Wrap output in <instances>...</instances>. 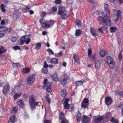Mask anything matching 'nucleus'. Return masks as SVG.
Masks as SVG:
<instances>
[{"label":"nucleus","mask_w":123,"mask_h":123,"mask_svg":"<svg viewBox=\"0 0 123 123\" xmlns=\"http://www.w3.org/2000/svg\"><path fill=\"white\" fill-rule=\"evenodd\" d=\"M97 20L102 21V22L105 24L107 26H109L111 25V22L108 18H105L103 17L100 16L97 18Z\"/></svg>","instance_id":"obj_1"},{"label":"nucleus","mask_w":123,"mask_h":123,"mask_svg":"<svg viewBox=\"0 0 123 123\" xmlns=\"http://www.w3.org/2000/svg\"><path fill=\"white\" fill-rule=\"evenodd\" d=\"M37 103H36L34 98L31 97L29 99V104L30 107L32 110H34L35 109Z\"/></svg>","instance_id":"obj_2"},{"label":"nucleus","mask_w":123,"mask_h":123,"mask_svg":"<svg viewBox=\"0 0 123 123\" xmlns=\"http://www.w3.org/2000/svg\"><path fill=\"white\" fill-rule=\"evenodd\" d=\"M107 62L109 66L111 68H113L115 66V62L114 61L113 58L110 56L107 57Z\"/></svg>","instance_id":"obj_3"},{"label":"nucleus","mask_w":123,"mask_h":123,"mask_svg":"<svg viewBox=\"0 0 123 123\" xmlns=\"http://www.w3.org/2000/svg\"><path fill=\"white\" fill-rule=\"evenodd\" d=\"M47 79H45L43 82L44 85L43 87L44 88L46 89V90L47 92H50L51 91L50 86L52 84V83L51 82L47 83Z\"/></svg>","instance_id":"obj_4"},{"label":"nucleus","mask_w":123,"mask_h":123,"mask_svg":"<svg viewBox=\"0 0 123 123\" xmlns=\"http://www.w3.org/2000/svg\"><path fill=\"white\" fill-rule=\"evenodd\" d=\"M113 11L115 12H116L117 13L116 15L114 17V21L116 22H116L118 21L120 18L121 17V11L119 10L117 11L115 9H114Z\"/></svg>","instance_id":"obj_5"},{"label":"nucleus","mask_w":123,"mask_h":123,"mask_svg":"<svg viewBox=\"0 0 123 123\" xmlns=\"http://www.w3.org/2000/svg\"><path fill=\"white\" fill-rule=\"evenodd\" d=\"M89 100L86 98H85L84 99L83 101L82 102L81 106V108L83 107L86 108L89 105Z\"/></svg>","instance_id":"obj_6"},{"label":"nucleus","mask_w":123,"mask_h":123,"mask_svg":"<svg viewBox=\"0 0 123 123\" xmlns=\"http://www.w3.org/2000/svg\"><path fill=\"white\" fill-rule=\"evenodd\" d=\"M35 74H33L29 77L27 79V84H31L35 80Z\"/></svg>","instance_id":"obj_7"},{"label":"nucleus","mask_w":123,"mask_h":123,"mask_svg":"<svg viewBox=\"0 0 123 123\" xmlns=\"http://www.w3.org/2000/svg\"><path fill=\"white\" fill-rule=\"evenodd\" d=\"M10 89V86L8 83L5 84L4 86L3 90V93L5 94H6Z\"/></svg>","instance_id":"obj_8"},{"label":"nucleus","mask_w":123,"mask_h":123,"mask_svg":"<svg viewBox=\"0 0 123 123\" xmlns=\"http://www.w3.org/2000/svg\"><path fill=\"white\" fill-rule=\"evenodd\" d=\"M64 8L62 5H60L59 6V11L58 12V14L60 15V17L63 13L65 11Z\"/></svg>","instance_id":"obj_9"},{"label":"nucleus","mask_w":123,"mask_h":123,"mask_svg":"<svg viewBox=\"0 0 123 123\" xmlns=\"http://www.w3.org/2000/svg\"><path fill=\"white\" fill-rule=\"evenodd\" d=\"M112 100L110 97H105V102L106 104L107 105H109L112 103Z\"/></svg>","instance_id":"obj_10"},{"label":"nucleus","mask_w":123,"mask_h":123,"mask_svg":"<svg viewBox=\"0 0 123 123\" xmlns=\"http://www.w3.org/2000/svg\"><path fill=\"white\" fill-rule=\"evenodd\" d=\"M90 120V118L86 116H84L83 117L82 122L83 123H89Z\"/></svg>","instance_id":"obj_11"},{"label":"nucleus","mask_w":123,"mask_h":123,"mask_svg":"<svg viewBox=\"0 0 123 123\" xmlns=\"http://www.w3.org/2000/svg\"><path fill=\"white\" fill-rule=\"evenodd\" d=\"M54 21L53 20H50L49 21L48 23L45 24V28H49L52 26L54 24Z\"/></svg>","instance_id":"obj_12"},{"label":"nucleus","mask_w":123,"mask_h":123,"mask_svg":"<svg viewBox=\"0 0 123 123\" xmlns=\"http://www.w3.org/2000/svg\"><path fill=\"white\" fill-rule=\"evenodd\" d=\"M68 76L66 75L61 81V83L63 85H64L67 83V80L68 79Z\"/></svg>","instance_id":"obj_13"},{"label":"nucleus","mask_w":123,"mask_h":123,"mask_svg":"<svg viewBox=\"0 0 123 123\" xmlns=\"http://www.w3.org/2000/svg\"><path fill=\"white\" fill-rule=\"evenodd\" d=\"M16 118L15 116L13 115L11 116L9 118L8 123H14L16 121Z\"/></svg>","instance_id":"obj_14"},{"label":"nucleus","mask_w":123,"mask_h":123,"mask_svg":"<svg viewBox=\"0 0 123 123\" xmlns=\"http://www.w3.org/2000/svg\"><path fill=\"white\" fill-rule=\"evenodd\" d=\"M69 101V100L68 98L65 99V101L63 103L64 108L66 109H68L69 108V106L68 104V102Z\"/></svg>","instance_id":"obj_15"},{"label":"nucleus","mask_w":123,"mask_h":123,"mask_svg":"<svg viewBox=\"0 0 123 123\" xmlns=\"http://www.w3.org/2000/svg\"><path fill=\"white\" fill-rule=\"evenodd\" d=\"M75 116L77 121L80 122L81 118V113L79 111H78L76 113Z\"/></svg>","instance_id":"obj_16"},{"label":"nucleus","mask_w":123,"mask_h":123,"mask_svg":"<svg viewBox=\"0 0 123 123\" xmlns=\"http://www.w3.org/2000/svg\"><path fill=\"white\" fill-rule=\"evenodd\" d=\"M90 31L91 33L93 36L94 37H96L97 36L98 32L95 30L91 27Z\"/></svg>","instance_id":"obj_17"},{"label":"nucleus","mask_w":123,"mask_h":123,"mask_svg":"<svg viewBox=\"0 0 123 123\" xmlns=\"http://www.w3.org/2000/svg\"><path fill=\"white\" fill-rule=\"evenodd\" d=\"M67 13H68L65 10L62 16H61V18L63 19H66L67 18L68 15Z\"/></svg>","instance_id":"obj_18"},{"label":"nucleus","mask_w":123,"mask_h":123,"mask_svg":"<svg viewBox=\"0 0 123 123\" xmlns=\"http://www.w3.org/2000/svg\"><path fill=\"white\" fill-rule=\"evenodd\" d=\"M25 43L26 44H28L30 42V36L29 35H25Z\"/></svg>","instance_id":"obj_19"},{"label":"nucleus","mask_w":123,"mask_h":123,"mask_svg":"<svg viewBox=\"0 0 123 123\" xmlns=\"http://www.w3.org/2000/svg\"><path fill=\"white\" fill-rule=\"evenodd\" d=\"M96 62L95 65V67L96 68H99L101 65V63L97 59H96L95 61Z\"/></svg>","instance_id":"obj_20"},{"label":"nucleus","mask_w":123,"mask_h":123,"mask_svg":"<svg viewBox=\"0 0 123 123\" xmlns=\"http://www.w3.org/2000/svg\"><path fill=\"white\" fill-rule=\"evenodd\" d=\"M104 8L105 11L108 13H109V7L108 4L106 3H105L104 4Z\"/></svg>","instance_id":"obj_21"},{"label":"nucleus","mask_w":123,"mask_h":123,"mask_svg":"<svg viewBox=\"0 0 123 123\" xmlns=\"http://www.w3.org/2000/svg\"><path fill=\"white\" fill-rule=\"evenodd\" d=\"M40 22L42 25V27L45 28V25L47 22L45 21L44 20L43 18H41L40 20Z\"/></svg>","instance_id":"obj_22"},{"label":"nucleus","mask_w":123,"mask_h":123,"mask_svg":"<svg viewBox=\"0 0 123 123\" xmlns=\"http://www.w3.org/2000/svg\"><path fill=\"white\" fill-rule=\"evenodd\" d=\"M25 35L24 37H21L20 40V42L21 45L24 44L25 39Z\"/></svg>","instance_id":"obj_23"},{"label":"nucleus","mask_w":123,"mask_h":123,"mask_svg":"<svg viewBox=\"0 0 123 123\" xmlns=\"http://www.w3.org/2000/svg\"><path fill=\"white\" fill-rule=\"evenodd\" d=\"M51 77L52 79L54 81H57L59 80V78L57 75L56 74H54L51 76Z\"/></svg>","instance_id":"obj_24"},{"label":"nucleus","mask_w":123,"mask_h":123,"mask_svg":"<svg viewBox=\"0 0 123 123\" xmlns=\"http://www.w3.org/2000/svg\"><path fill=\"white\" fill-rule=\"evenodd\" d=\"M103 118V117L101 116L96 118L95 120V123H99L100 122H101Z\"/></svg>","instance_id":"obj_25"},{"label":"nucleus","mask_w":123,"mask_h":123,"mask_svg":"<svg viewBox=\"0 0 123 123\" xmlns=\"http://www.w3.org/2000/svg\"><path fill=\"white\" fill-rule=\"evenodd\" d=\"M18 105L20 107H23L24 105V104L22 100H19L18 102Z\"/></svg>","instance_id":"obj_26"},{"label":"nucleus","mask_w":123,"mask_h":123,"mask_svg":"<svg viewBox=\"0 0 123 123\" xmlns=\"http://www.w3.org/2000/svg\"><path fill=\"white\" fill-rule=\"evenodd\" d=\"M106 53V51L105 50H102L100 51L99 54L100 56L103 57L105 56Z\"/></svg>","instance_id":"obj_27"},{"label":"nucleus","mask_w":123,"mask_h":123,"mask_svg":"<svg viewBox=\"0 0 123 123\" xmlns=\"http://www.w3.org/2000/svg\"><path fill=\"white\" fill-rule=\"evenodd\" d=\"M58 59L56 58H52L51 60V63L52 64H56L58 63Z\"/></svg>","instance_id":"obj_28"},{"label":"nucleus","mask_w":123,"mask_h":123,"mask_svg":"<svg viewBox=\"0 0 123 123\" xmlns=\"http://www.w3.org/2000/svg\"><path fill=\"white\" fill-rule=\"evenodd\" d=\"M82 31L80 29L77 30L75 32V35L76 36H79L81 34Z\"/></svg>","instance_id":"obj_29"},{"label":"nucleus","mask_w":123,"mask_h":123,"mask_svg":"<svg viewBox=\"0 0 123 123\" xmlns=\"http://www.w3.org/2000/svg\"><path fill=\"white\" fill-rule=\"evenodd\" d=\"M6 7V5L4 4H2L0 6V8L1 9V11L3 12H5L6 10L5 9V8Z\"/></svg>","instance_id":"obj_30"},{"label":"nucleus","mask_w":123,"mask_h":123,"mask_svg":"<svg viewBox=\"0 0 123 123\" xmlns=\"http://www.w3.org/2000/svg\"><path fill=\"white\" fill-rule=\"evenodd\" d=\"M66 91L65 89H63L61 91V95L63 97H65L66 95Z\"/></svg>","instance_id":"obj_31"},{"label":"nucleus","mask_w":123,"mask_h":123,"mask_svg":"<svg viewBox=\"0 0 123 123\" xmlns=\"http://www.w3.org/2000/svg\"><path fill=\"white\" fill-rule=\"evenodd\" d=\"M73 57L75 62L76 63H80L79 60V58H77V56L76 55H74Z\"/></svg>","instance_id":"obj_32"},{"label":"nucleus","mask_w":123,"mask_h":123,"mask_svg":"<svg viewBox=\"0 0 123 123\" xmlns=\"http://www.w3.org/2000/svg\"><path fill=\"white\" fill-rule=\"evenodd\" d=\"M59 118L61 120L66 119L64 117V114L63 113L61 112L59 114Z\"/></svg>","instance_id":"obj_33"},{"label":"nucleus","mask_w":123,"mask_h":123,"mask_svg":"<svg viewBox=\"0 0 123 123\" xmlns=\"http://www.w3.org/2000/svg\"><path fill=\"white\" fill-rule=\"evenodd\" d=\"M75 84L77 86H81L82 85L83 83L80 80L76 81Z\"/></svg>","instance_id":"obj_34"},{"label":"nucleus","mask_w":123,"mask_h":123,"mask_svg":"<svg viewBox=\"0 0 123 123\" xmlns=\"http://www.w3.org/2000/svg\"><path fill=\"white\" fill-rule=\"evenodd\" d=\"M98 12L99 15H102L105 17H106L107 16V15L105 14V13L104 12L100 11H98Z\"/></svg>","instance_id":"obj_35"},{"label":"nucleus","mask_w":123,"mask_h":123,"mask_svg":"<svg viewBox=\"0 0 123 123\" xmlns=\"http://www.w3.org/2000/svg\"><path fill=\"white\" fill-rule=\"evenodd\" d=\"M117 28L116 27H112L110 28V30L111 32H114L116 31Z\"/></svg>","instance_id":"obj_36"},{"label":"nucleus","mask_w":123,"mask_h":123,"mask_svg":"<svg viewBox=\"0 0 123 123\" xmlns=\"http://www.w3.org/2000/svg\"><path fill=\"white\" fill-rule=\"evenodd\" d=\"M7 28L5 26H1L0 30V31L1 32H3L7 31Z\"/></svg>","instance_id":"obj_37"},{"label":"nucleus","mask_w":123,"mask_h":123,"mask_svg":"<svg viewBox=\"0 0 123 123\" xmlns=\"http://www.w3.org/2000/svg\"><path fill=\"white\" fill-rule=\"evenodd\" d=\"M76 24L78 27H81V23L80 20H77Z\"/></svg>","instance_id":"obj_38"},{"label":"nucleus","mask_w":123,"mask_h":123,"mask_svg":"<svg viewBox=\"0 0 123 123\" xmlns=\"http://www.w3.org/2000/svg\"><path fill=\"white\" fill-rule=\"evenodd\" d=\"M17 108L13 107L12 109L11 110V112L12 114H14L17 111Z\"/></svg>","instance_id":"obj_39"},{"label":"nucleus","mask_w":123,"mask_h":123,"mask_svg":"<svg viewBox=\"0 0 123 123\" xmlns=\"http://www.w3.org/2000/svg\"><path fill=\"white\" fill-rule=\"evenodd\" d=\"M6 51V50L4 49V47L1 46L0 48V54L4 53Z\"/></svg>","instance_id":"obj_40"},{"label":"nucleus","mask_w":123,"mask_h":123,"mask_svg":"<svg viewBox=\"0 0 123 123\" xmlns=\"http://www.w3.org/2000/svg\"><path fill=\"white\" fill-rule=\"evenodd\" d=\"M111 121L112 122V123H118V121L117 119H115L114 118L112 117L111 120Z\"/></svg>","instance_id":"obj_41"},{"label":"nucleus","mask_w":123,"mask_h":123,"mask_svg":"<svg viewBox=\"0 0 123 123\" xmlns=\"http://www.w3.org/2000/svg\"><path fill=\"white\" fill-rule=\"evenodd\" d=\"M41 44L40 43H38L37 44L36 46V49L38 50L41 47Z\"/></svg>","instance_id":"obj_42"},{"label":"nucleus","mask_w":123,"mask_h":123,"mask_svg":"<svg viewBox=\"0 0 123 123\" xmlns=\"http://www.w3.org/2000/svg\"><path fill=\"white\" fill-rule=\"evenodd\" d=\"M30 69L29 68H25L23 69V72L24 73H26L30 71Z\"/></svg>","instance_id":"obj_43"},{"label":"nucleus","mask_w":123,"mask_h":123,"mask_svg":"<svg viewBox=\"0 0 123 123\" xmlns=\"http://www.w3.org/2000/svg\"><path fill=\"white\" fill-rule=\"evenodd\" d=\"M116 0H109L110 3L111 5L113 6H115V2Z\"/></svg>","instance_id":"obj_44"},{"label":"nucleus","mask_w":123,"mask_h":123,"mask_svg":"<svg viewBox=\"0 0 123 123\" xmlns=\"http://www.w3.org/2000/svg\"><path fill=\"white\" fill-rule=\"evenodd\" d=\"M19 64L18 63H12V67L14 68H17Z\"/></svg>","instance_id":"obj_45"},{"label":"nucleus","mask_w":123,"mask_h":123,"mask_svg":"<svg viewBox=\"0 0 123 123\" xmlns=\"http://www.w3.org/2000/svg\"><path fill=\"white\" fill-rule=\"evenodd\" d=\"M46 101L50 104V99L49 97V95H47L46 97Z\"/></svg>","instance_id":"obj_46"},{"label":"nucleus","mask_w":123,"mask_h":123,"mask_svg":"<svg viewBox=\"0 0 123 123\" xmlns=\"http://www.w3.org/2000/svg\"><path fill=\"white\" fill-rule=\"evenodd\" d=\"M92 52V50L91 49H88V54L89 57H90V56L91 55Z\"/></svg>","instance_id":"obj_47"},{"label":"nucleus","mask_w":123,"mask_h":123,"mask_svg":"<svg viewBox=\"0 0 123 123\" xmlns=\"http://www.w3.org/2000/svg\"><path fill=\"white\" fill-rule=\"evenodd\" d=\"M62 2L61 0H55V3L57 4H60Z\"/></svg>","instance_id":"obj_48"},{"label":"nucleus","mask_w":123,"mask_h":123,"mask_svg":"<svg viewBox=\"0 0 123 123\" xmlns=\"http://www.w3.org/2000/svg\"><path fill=\"white\" fill-rule=\"evenodd\" d=\"M48 51L50 54H53L54 53L51 49H48L47 50Z\"/></svg>","instance_id":"obj_49"},{"label":"nucleus","mask_w":123,"mask_h":123,"mask_svg":"<svg viewBox=\"0 0 123 123\" xmlns=\"http://www.w3.org/2000/svg\"><path fill=\"white\" fill-rule=\"evenodd\" d=\"M62 120V121H61V123H68V121L66 119H65Z\"/></svg>","instance_id":"obj_50"},{"label":"nucleus","mask_w":123,"mask_h":123,"mask_svg":"<svg viewBox=\"0 0 123 123\" xmlns=\"http://www.w3.org/2000/svg\"><path fill=\"white\" fill-rule=\"evenodd\" d=\"M57 10V7L56 6H53V7L52 10L54 12H56Z\"/></svg>","instance_id":"obj_51"},{"label":"nucleus","mask_w":123,"mask_h":123,"mask_svg":"<svg viewBox=\"0 0 123 123\" xmlns=\"http://www.w3.org/2000/svg\"><path fill=\"white\" fill-rule=\"evenodd\" d=\"M122 51H120V54L118 55L119 59V60H121L122 59Z\"/></svg>","instance_id":"obj_52"},{"label":"nucleus","mask_w":123,"mask_h":123,"mask_svg":"<svg viewBox=\"0 0 123 123\" xmlns=\"http://www.w3.org/2000/svg\"><path fill=\"white\" fill-rule=\"evenodd\" d=\"M13 48V49L15 50L18 49H20V47L18 46H16L14 47Z\"/></svg>","instance_id":"obj_53"},{"label":"nucleus","mask_w":123,"mask_h":123,"mask_svg":"<svg viewBox=\"0 0 123 123\" xmlns=\"http://www.w3.org/2000/svg\"><path fill=\"white\" fill-rule=\"evenodd\" d=\"M42 71L43 73H44L45 74H46L47 73V71L46 69H45V70H44L43 68H42Z\"/></svg>","instance_id":"obj_54"},{"label":"nucleus","mask_w":123,"mask_h":123,"mask_svg":"<svg viewBox=\"0 0 123 123\" xmlns=\"http://www.w3.org/2000/svg\"><path fill=\"white\" fill-rule=\"evenodd\" d=\"M30 7L29 6L26 7L25 8V9L26 10V12L29 11L30 9Z\"/></svg>","instance_id":"obj_55"},{"label":"nucleus","mask_w":123,"mask_h":123,"mask_svg":"<svg viewBox=\"0 0 123 123\" xmlns=\"http://www.w3.org/2000/svg\"><path fill=\"white\" fill-rule=\"evenodd\" d=\"M44 65L43 67L45 68H47L48 67V65L47 64L46 62V61L44 62Z\"/></svg>","instance_id":"obj_56"},{"label":"nucleus","mask_w":123,"mask_h":123,"mask_svg":"<svg viewBox=\"0 0 123 123\" xmlns=\"http://www.w3.org/2000/svg\"><path fill=\"white\" fill-rule=\"evenodd\" d=\"M17 40V38L16 37H13L12 39V41L13 42H15Z\"/></svg>","instance_id":"obj_57"},{"label":"nucleus","mask_w":123,"mask_h":123,"mask_svg":"<svg viewBox=\"0 0 123 123\" xmlns=\"http://www.w3.org/2000/svg\"><path fill=\"white\" fill-rule=\"evenodd\" d=\"M46 13L44 12H43L41 15L42 17H43L45 16L46 15Z\"/></svg>","instance_id":"obj_58"},{"label":"nucleus","mask_w":123,"mask_h":123,"mask_svg":"<svg viewBox=\"0 0 123 123\" xmlns=\"http://www.w3.org/2000/svg\"><path fill=\"white\" fill-rule=\"evenodd\" d=\"M95 54H94L93 55L92 57V59L95 61L96 59H96V58H95Z\"/></svg>","instance_id":"obj_59"},{"label":"nucleus","mask_w":123,"mask_h":123,"mask_svg":"<svg viewBox=\"0 0 123 123\" xmlns=\"http://www.w3.org/2000/svg\"><path fill=\"white\" fill-rule=\"evenodd\" d=\"M17 94L16 93H15V95L14 96V99L15 100H16L17 99Z\"/></svg>","instance_id":"obj_60"},{"label":"nucleus","mask_w":123,"mask_h":123,"mask_svg":"<svg viewBox=\"0 0 123 123\" xmlns=\"http://www.w3.org/2000/svg\"><path fill=\"white\" fill-rule=\"evenodd\" d=\"M119 1V4L121 5L123 3V0H118Z\"/></svg>","instance_id":"obj_61"},{"label":"nucleus","mask_w":123,"mask_h":123,"mask_svg":"<svg viewBox=\"0 0 123 123\" xmlns=\"http://www.w3.org/2000/svg\"><path fill=\"white\" fill-rule=\"evenodd\" d=\"M119 91L118 90H116L115 91V93L117 94H118L119 95Z\"/></svg>","instance_id":"obj_62"},{"label":"nucleus","mask_w":123,"mask_h":123,"mask_svg":"<svg viewBox=\"0 0 123 123\" xmlns=\"http://www.w3.org/2000/svg\"><path fill=\"white\" fill-rule=\"evenodd\" d=\"M4 35V34L2 33H0V37H3Z\"/></svg>","instance_id":"obj_63"},{"label":"nucleus","mask_w":123,"mask_h":123,"mask_svg":"<svg viewBox=\"0 0 123 123\" xmlns=\"http://www.w3.org/2000/svg\"><path fill=\"white\" fill-rule=\"evenodd\" d=\"M119 95L120 96H123V91L119 92Z\"/></svg>","instance_id":"obj_64"}]
</instances>
